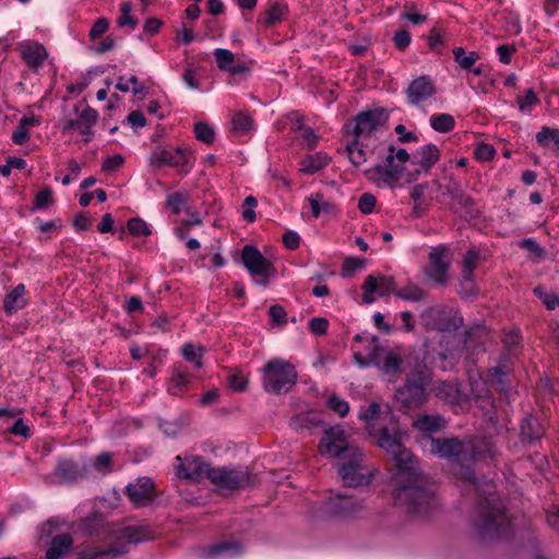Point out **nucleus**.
I'll return each mask as SVG.
<instances>
[{"mask_svg": "<svg viewBox=\"0 0 559 559\" xmlns=\"http://www.w3.org/2000/svg\"><path fill=\"white\" fill-rule=\"evenodd\" d=\"M241 259L249 273L261 278L260 284L263 286H266L269 284V278L276 274V269L273 263L254 246H245L242 248Z\"/></svg>", "mask_w": 559, "mask_h": 559, "instance_id": "nucleus-10", "label": "nucleus"}, {"mask_svg": "<svg viewBox=\"0 0 559 559\" xmlns=\"http://www.w3.org/2000/svg\"><path fill=\"white\" fill-rule=\"evenodd\" d=\"M467 464L473 467L474 462L493 457L496 445L488 437H466Z\"/></svg>", "mask_w": 559, "mask_h": 559, "instance_id": "nucleus-21", "label": "nucleus"}, {"mask_svg": "<svg viewBox=\"0 0 559 559\" xmlns=\"http://www.w3.org/2000/svg\"><path fill=\"white\" fill-rule=\"evenodd\" d=\"M322 454L333 457H347L352 454V450H359L347 443L345 431L341 426H334L325 429L324 437L320 441Z\"/></svg>", "mask_w": 559, "mask_h": 559, "instance_id": "nucleus-14", "label": "nucleus"}, {"mask_svg": "<svg viewBox=\"0 0 559 559\" xmlns=\"http://www.w3.org/2000/svg\"><path fill=\"white\" fill-rule=\"evenodd\" d=\"M452 200L467 214H472L475 210V202L473 198L467 195L463 189Z\"/></svg>", "mask_w": 559, "mask_h": 559, "instance_id": "nucleus-54", "label": "nucleus"}, {"mask_svg": "<svg viewBox=\"0 0 559 559\" xmlns=\"http://www.w3.org/2000/svg\"><path fill=\"white\" fill-rule=\"evenodd\" d=\"M402 364V354L397 348L386 352L382 361L377 362L382 373L386 374L392 382H395L403 372Z\"/></svg>", "mask_w": 559, "mask_h": 559, "instance_id": "nucleus-27", "label": "nucleus"}, {"mask_svg": "<svg viewBox=\"0 0 559 559\" xmlns=\"http://www.w3.org/2000/svg\"><path fill=\"white\" fill-rule=\"evenodd\" d=\"M17 50L23 61L33 71H36L48 57V52L44 45L39 43L24 41L19 44Z\"/></svg>", "mask_w": 559, "mask_h": 559, "instance_id": "nucleus-23", "label": "nucleus"}, {"mask_svg": "<svg viewBox=\"0 0 559 559\" xmlns=\"http://www.w3.org/2000/svg\"><path fill=\"white\" fill-rule=\"evenodd\" d=\"M207 478L221 490H240L255 485V476L249 472L227 467H212Z\"/></svg>", "mask_w": 559, "mask_h": 559, "instance_id": "nucleus-8", "label": "nucleus"}, {"mask_svg": "<svg viewBox=\"0 0 559 559\" xmlns=\"http://www.w3.org/2000/svg\"><path fill=\"white\" fill-rule=\"evenodd\" d=\"M329 321L323 317L312 318L309 321V330L316 335H324L328 332Z\"/></svg>", "mask_w": 559, "mask_h": 559, "instance_id": "nucleus-61", "label": "nucleus"}, {"mask_svg": "<svg viewBox=\"0 0 559 559\" xmlns=\"http://www.w3.org/2000/svg\"><path fill=\"white\" fill-rule=\"evenodd\" d=\"M129 233L134 237H146L152 234L147 224L140 217H133L127 224Z\"/></svg>", "mask_w": 559, "mask_h": 559, "instance_id": "nucleus-48", "label": "nucleus"}, {"mask_svg": "<svg viewBox=\"0 0 559 559\" xmlns=\"http://www.w3.org/2000/svg\"><path fill=\"white\" fill-rule=\"evenodd\" d=\"M395 296L406 301H421L426 298L425 290L414 283H408L405 286L397 288Z\"/></svg>", "mask_w": 559, "mask_h": 559, "instance_id": "nucleus-37", "label": "nucleus"}, {"mask_svg": "<svg viewBox=\"0 0 559 559\" xmlns=\"http://www.w3.org/2000/svg\"><path fill=\"white\" fill-rule=\"evenodd\" d=\"M426 328L440 332H452L463 324V319L445 306L437 305L428 308L423 313Z\"/></svg>", "mask_w": 559, "mask_h": 559, "instance_id": "nucleus-9", "label": "nucleus"}, {"mask_svg": "<svg viewBox=\"0 0 559 559\" xmlns=\"http://www.w3.org/2000/svg\"><path fill=\"white\" fill-rule=\"evenodd\" d=\"M154 538V533L147 525H128L112 531L111 543L107 549H86L80 552L82 559H114L128 552L129 545L147 542Z\"/></svg>", "mask_w": 559, "mask_h": 559, "instance_id": "nucleus-3", "label": "nucleus"}, {"mask_svg": "<svg viewBox=\"0 0 559 559\" xmlns=\"http://www.w3.org/2000/svg\"><path fill=\"white\" fill-rule=\"evenodd\" d=\"M187 198L182 192H174L167 195L165 206L171 211L173 214L178 215L186 207Z\"/></svg>", "mask_w": 559, "mask_h": 559, "instance_id": "nucleus-46", "label": "nucleus"}, {"mask_svg": "<svg viewBox=\"0 0 559 559\" xmlns=\"http://www.w3.org/2000/svg\"><path fill=\"white\" fill-rule=\"evenodd\" d=\"M435 93L436 87L427 75L419 76L412 81L408 88L406 90L408 102L412 105H418L425 102L435 95Z\"/></svg>", "mask_w": 559, "mask_h": 559, "instance_id": "nucleus-24", "label": "nucleus"}, {"mask_svg": "<svg viewBox=\"0 0 559 559\" xmlns=\"http://www.w3.org/2000/svg\"><path fill=\"white\" fill-rule=\"evenodd\" d=\"M25 285L19 284L5 295L3 310L8 316L14 314L26 306L27 299L25 298Z\"/></svg>", "mask_w": 559, "mask_h": 559, "instance_id": "nucleus-28", "label": "nucleus"}, {"mask_svg": "<svg viewBox=\"0 0 559 559\" xmlns=\"http://www.w3.org/2000/svg\"><path fill=\"white\" fill-rule=\"evenodd\" d=\"M447 180L448 182L444 186H442L438 180H433V185H436L439 190H442L443 194L453 199L462 190L461 182L452 175L449 176Z\"/></svg>", "mask_w": 559, "mask_h": 559, "instance_id": "nucleus-50", "label": "nucleus"}, {"mask_svg": "<svg viewBox=\"0 0 559 559\" xmlns=\"http://www.w3.org/2000/svg\"><path fill=\"white\" fill-rule=\"evenodd\" d=\"M189 158L190 153L187 150H182L177 146L175 148H164L154 152L152 156V164L157 167L169 165L179 168L181 171L188 173L190 169Z\"/></svg>", "mask_w": 559, "mask_h": 559, "instance_id": "nucleus-20", "label": "nucleus"}, {"mask_svg": "<svg viewBox=\"0 0 559 559\" xmlns=\"http://www.w3.org/2000/svg\"><path fill=\"white\" fill-rule=\"evenodd\" d=\"M311 207L312 216L318 218L321 214H332L335 211V205L325 201L322 193H313L308 198Z\"/></svg>", "mask_w": 559, "mask_h": 559, "instance_id": "nucleus-34", "label": "nucleus"}, {"mask_svg": "<svg viewBox=\"0 0 559 559\" xmlns=\"http://www.w3.org/2000/svg\"><path fill=\"white\" fill-rule=\"evenodd\" d=\"M431 128L440 133H448L455 127L454 117L450 114H435L430 117Z\"/></svg>", "mask_w": 559, "mask_h": 559, "instance_id": "nucleus-39", "label": "nucleus"}, {"mask_svg": "<svg viewBox=\"0 0 559 559\" xmlns=\"http://www.w3.org/2000/svg\"><path fill=\"white\" fill-rule=\"evenodd\" d=\"M233 129L235 132L246 134L253 129V120L250 116L239 111L233 116Z\"/></svg>", "mask_w": 559, "mask_h": 559, "instance_id": "nucleus-41", "label": "nucleus"}, {"mask_svg": "<svg viewBox=\"0 0 559 559\" xmlns=\"http://www.w3.org/2000/svg\"><path fill=\"white\" fill-rule=\"evenodd\" d=\"M437 396L449 404H461L467 399L461 394L456 384L443 382L437 391Z\"/></svg>", "mask_w": 559, "mask_h": 559, "instance_id": "nucleus-33", "label": "nucleus"}, {"mask_svg": "<svg viewBox=\"0 0 559 559\" xmlns=\"http://www.w3.org/2000/svg\"><path fill=\"white\" fill-rule=\"evenodd\" d=\"M202 354H203V348L201 346H195V345L189 343L182 347V355H183L185 359L188 362L193 364V366L198 369L203 366Z\"/></svg>", "mask_w": 559, "mask_h": 559, "instance_id": "nucleus-43", "label": "nucleus"}, {"mask_svg": "<svg viewBox=\"0 0 559 559\" xmlns=\"http://www.w3.org/2000/svg\"><path fill=\"white\" fill-rule=\"evenodd\" d=\"M262 371V385L272 394L287 393L297 382L295 366L285 359L275 358L267 361Z\"/></svg>", "mask_w": 559, "mask_h": 559, "instance_id": "nucleus-6", "label": "nucleus"}, {"mask_svg": "<svg viewBox=\"0 0 559 559\" xmlns=\"http://www.w3.org/2000/svg\"><path fill=\"white\" fill-rule=\"evenodd\" d=\"M448 248L440 246L429 252V265L425 270L426 275L436 284L445 285L448 282V272L451 265L447 258Z\"/></svg>", "mask_w": 559, "mask_h": 559, "instance_id": "nucleus-16", "label": "nucleus"}, {"mask_svg": "<svg viewBox=\"0 0 559 559\" xmlns=\"http://www.w3.org/2000/svg\"><path fill=\"white\" fill-rule=\"evenodd\" d=\"M445 420L440 415H420L418 416L414 423L413 426L427 433L437 432L441 430L445 426Z\"/></svg>", "mask_w": 559, "mask_h": 559, "instance_id": "nucleus-31", "label": "nucleus"}, {"mask_svg": "<svg viewBox=\"0 0 559 559\" xmlns=\"http://www.w3.org/2000/svg\"><path fill=\"white\" fill-rule=\"evenodd\" d=\"M406 479L395 490L396 503L407 513L426 519L439 509L436 485L428 479L417 465L414 469L404 471Z\"/></svg>", "mask_w": 559, "mask_h": 559, "instance_id": "nucleus-2", "label": "nucleus"}, {"mask_svg": "<svg viewBox=\"0 0 559 559\" xmlns=\"http://www.w3.org/2000/svg\"><path fill=\"white\" fill-rule=\"evenodd\" d=\"M194 135L199 141L205 144H212L215 139L213 128L206 122H198L194 124Z\"/></svg>", "mask_w": 559, "mask_h": 559, "instance_id": "nucleus-47", "label": "nucleus"}, {"mask_svg": "<svg viewBox=\"0 0 559 559\" xmlns=\"http://www.w3.org/2000/svg\"><path fill=\"white\" fill-rule=\"evenodd\" d=\"M213 55L218 69L229 72L235 63L234 53L228 49L217 48L214 50Z\"/></svg>", "mask_w": 559, "mask_h": 559, "instance_id": "nucleus-45", "label": "nucleus"}, {"mask_svg": "<svg viewBox=\"0 0 559 559\" xmlns=\"http://www.w3.org/2000/svg\"><path fill=\"white\" fill-rule=\"evenodd\" d=\"M536 141L542 147H554L559 151V129L544 126L540 131L536 134Z\"/></svg>", "mask_w": 559, "mask_h": 559, "instance_id": "nucleus-38", "label": "nucleus"}, {"mask_svg": "<svg viewBox=\"0 0 559 559\" xmlns=\"http://www.w3.org/2000/svg\"><path fill=\"white\" fill-rule=\"evenodd\" d=\"M74 111L78 115L75 119H66L62 124V131L69 132L74 129H79L80 133L85 136L84 142L88 143L91 135L93 134L92 128L95 126L98 119V114L95 109L84 106L81 110V106L76 105Z\"/></svg>", "mask_w": 559, "mask_h": 559, "instance_id": "nucleus-15", "label": "nucleus"}, {"mask_svg": "<svg viewBox=\"0 0 559 559\" xmlns=\"http://www.w3.org/2000/svg\"><path fill=\"white\" fill-rule=\"evenodd\" d=\"M393 41L399 50H405L412 41L411 33L406 29H400L395 32Z\"/></svg>", "mask_w": 559, "mask_h": 559, "instance_id": "nucleus-62", "label": "nucleus"}, {"mask_svg": "<svg viewBox=\"0 0 559 559\" xmlns=\"http://www.w3.org/2000/svg\"><path fill=\"white\" fill-rule=\"evenodd\" d=\"M73 545V538L68 533H61L55 536L46 551L47 559H60Z\"/></svg>", "mask_w": 559, "mask_h": 559, "instance_id": "nucleus-29", "label": "nucleus"}, {"mask_svg": "<svg viewBox=\"0 0 559 559\" xmlns=\"http://www.w3.org/2000/svg\"><path fill=\"white\" fill-rule=\"evenodd\" d=\"M516 102L521 111L539 104V99L532 87L527 88L523 96H518Z\"/></svg>", "mask_w": 559, "mask_h": 559, "instance_id": "nucleus-53", "label": "nucleus"}, {"mask_svg": "<svg viewBox=\"0 0 559 559\" xmlns=\"http://www.w3.org/2000/svg\"><path fill=\"white\" fill-rule=\"evenodd\" d=\"M345 152L355 167L362 165L367 160L364 145L358 139L353 138L352 141H348L346 143Z\"/></svg>", "mask_w": 559, "mask_h": 559, "instance_id": "nucleus-36", "label": "nucleus"}, {"mask_svg": "<svg viewBox=\"0 0 559 559\" xmlns=\"http://www.w3.org/2000/svg\"><path fill=\"white\" fill-rule=\"evenodd\" d=\"M362 509V499L341 492L330 496L324 503L325 513L336 519L353 518Z\"/></svg>", "mask_w": 559, "mask_h": 559, "instance_id": "nucleus-13", "label": "nucleus"}, {"mask_svg": "<svg viewBox=\"0 0 559 559\" xmlns=\"http://www.w3.org/2000/svg\"><path fill=\"white\" fill-rule=\"evenodd\" d=\"M124 493L138 507L150 504L157 496L154 481L150 477H141L130 483Z\"/></svg>", "mask_w": 559, "mask_h": 559, "instance_id": "nucleus-19", "label": "nucleus"}, {"mask_svg": "<svg viewBox=\"0 0 559 559\" xmlns=\"http://www.w3.org/2000/svg\"><path fill=\"white\" fill-rule=\"evenodd\" d=\"M362 289V302L372 304L377 293L380 297L389 296L390 294L395 295L396 286L395 281L391 276L381 275L376 277L374 275H368L361 286Z\"/></svg>", "mask_w": 559, "mask_h": 559, "instance_id": "nucleus-17", "label": "nucleus"}, {"mask_svg": "<svg viewBox=\"0 0 559 559\" xmlns=\"http://www.w3.org/2000/svg\"><path fill=\"white\" fill-rule=\"evenodd\" d=\"M440 159V151L436 144L429 143L417 148L413 154L412 164L421 167L425 174H428L430 169Z\"/></svg>", "mask_w": 559, "mask_h": 559, "instance_id": "nucleus-26", "label": "nucleus"}, {"mask_svg": "<svg viewBox=\"0 0 559 559\" xmlns=\"http://www.w3.org/2000/svg\"><path fill=\"white\" fill-rule=\"evenodd\" d=\"M109 22L106 17H98L92 28L90 29L88 36L91 39H97L102 37L108 29Z\"/></svg>", "mask_w": 559, "mask_h": 559, "instance_id": "nucleus-59", "label": "nucleus"}, {"mask_svg": "<svg viewBox=\"0 0 559 559\" xmlns=\"http://www.w3.org/2000/svg\"><path fill=\"white\" fill-rule=\"evenodd\" d=\"M228 383H229V386L234 391L242 392L247 388L248 380H247V378L243 374L238 372V373H231V374L228 376Z\"/></svg>", "mask_w": 559, "mask_h": 559, "instance_id": "nucleus-64", "label": "nucleus"}, {"mask_svg": "<svg viewBox=\"0 0 559 559\" xmlns=\"http://www.w3.org/2000/svg\"><path fill=\"white\" fill-rule=\"evenodd\" d=\"M372 435L378 437L377 444L392 456L400 472L414 469V455L402 444L395 420L391 418L388 425H380Z\"/></svg>", "mask_w": 559, "mask_h": 559, "instance_id": "nucleus-5", "label": "nucleus"}, {"mask_svg": "<svg viewBox=\"0 0 559 559\" xmlns=\"http://www.w3.org/2000/svg\"><path fill=\"white\" fill-rule=\"evenodd\" d=\"M365 261L357 258H346L342 265V275L350 276L356 270L362 269Z\"/></svg>", "mask_w": 559, "mask_h": 559, "instance_id": "nucleus-58", "label": "nucleus"}, {"mask_svg": "<svg viewBox=\"0 0 559 559\" xmlns=\"http://www.w3.org/2000/svg\"><path fill=\"white\" fill-rule=\"evenodd\" d=\"M377 199L372 193L366 192L358 200V210L364 214L373 212Z\"/></svg>", "mask_w": 559, "mask_h": 559, "instance_id": "nucleus-56", "label": "nucleus"}, {"mask_svg": "<svg viewBox=\"0 0 559 559\" xmlns=\"http://www.w3.org/2000/svg\"><path fill=\"white\" fill-rule=\"evenodd\" d=\"M337 474L346 487L368 486L373 478V469L366 463L361 450H352V454L343 457Z\"/></svg>", "mask_w": 559, "mask_h": 559, "instance_id": "nucleus-7", "label": "nucleus"}, {"mask_svg": "<svg viewBox=\"0 0 559 559\" xmlns=\"http://www.w3.org/2000/svg\"><path fill=\"white\" fill-rule=\"evenodd\" d=\"M453 55L455 62H457L460 67L465 70H471L474 63L479 58L478 53L475 51H472L468 55H466L464 48L462 47L454 48Z\"/></svg>", "mask_w": 559, "mask_h": 559, "instance_id": "nucleus-42", "label": "nucleus"}, {"mask_svg": "<svg viewBox=\"0 0 559 559\" xmlns=\"http://www.w3.org/2000/svg\"><path fill=\"white\" fill-rule=\"evenodd\" d=\"M534 294L542 299L543 304L548 310H554L559 306L558 296L555 294L544 293L540 286L534 288Z\"/></svg>", "mask_w": 559, "mask_h": 559, "instance_id": "nucleus-55", "label": "nucleus"}, {"mask_svg": "<svg viewBox=\"0 0 559 559\" xmlns=\"http://www.w3.org/2000/svg\"><path fill=\"white\" fill-rule=\"evenodd\" d=\"M242 546L236 540H223L211 545L201 554L202 559L231 558L241 555Z\"/></svg>", "mask_w": 559, "mask_h": 559, "instance_id": "nucleus-25", "label": "nucleus"}, {"mask_svg": "<svg viewBox=\"0 0 559 559\" xmlns=\"http://www.w3.org/2000/svg\"><path fill=\"white\" fill-rule=\"evenodd\" d=\"M543 433H544L543 427L540 426V424L536 417L528 415L522 419V423H521L522 441L533 443L534 441L540 439Z\"/></svg>", "mask_w": 559, "mask_h": 559, "instance_id": "nucleus-30", "label": "nucleus"}, {"mask_svg": "<svg viewBox=\"0 0 559 559\" xmlns=\"http://www.w3.org/2000/svg\"><path fill=\"white\" fill-rule=\"evenodd\" d=\"M329 163V156L322 152L307 155L300 160V171L312 175L323 169Z\"/></svg>", "mask_w": 559, "mask_h": 559, "instance_id": "nucleus-32", "label": "nucleus"}, {"mask_svg": "<svg viewBox=\"0 0 559 559\" xmlns=\"http://www.w3.org/2000/svg\"><path fill=\"white\" fill-rule=\"evenodd\" d=\"M287 11L285 5L278 2H272L267 9L262 13V22L266 27H274L282 22L285 12Z\"/></svg>", "mask_w": 559, "mask_h": 559, "instance_id": "nucleus-35", "label": "nucleus"}, {"mask_svg": "<svg viewBox=\"0 0 559 559\" xmlns=\"http://www.w3.org/2000/svg\"><path fill=\"white\" fill-rule=\"evenodd\" d=\"M381 406L379 403H371L360 415V418L367 421L370 433H374L376 429L381 425L377 420L380 417Z\"/></svg>", "mask_w": 559, "mask_h": 559, "instance_id": "nucleus-40", "label": "nucleus"}, {"mask_svg": "<svg viewBox=\"0 0 559 559\" xmlns=\"http://www.w3.org/2000/svg\"><path fill=\"white\" fill-rule=\"evenodd\" d=\"M326 405L334 413L338 414L341 417H345L349 412V405L346 401L340 399L337 395L333 394L329 396L326 401Z\"/></svg>", "mask_w": 559, "mask_h": 559, "instance_id": "nucleus-52", "label": "nucleus"}, {"mask_svg": "<svg viewBox=\"0 0 559 559\" xmlns=\"http://www.w3.org/2000/svg\"><path fill=\"white\" fill-rule=\"evenodd\" d=\"M132 4L131 2H122L120 5V16L117 19V25L119 27H129L134 29L138 25V20L131 15Z\"/></svg>", "mask_w": 559, "mask_h": 559, "instance_id": "nucleus-44", "label": "nucleus"}, {"mask_svg": "<svg viewBox=\"0 0 559 559\" xmlns=\"http://www.w3.org/2000/svg\"><path fill=\"white\" fill-rule=\"evenodd\" d=\"M8 431L11 435L23 437L25 439L31 437V429L22 418L16 419L13 425L8 428Z\"/></svg>", "mask_w": 559, "mask_h": 559, "instance_id": "nucleus-63", "label": "nucleus"}, {"mask_svg": "<svg viewBox=\"0 0 559 559\" xmlns=\"http://www.w3.org/2000/svg\"><path fill=\"white\" fill-rule=\"evenodd\" d=\"M178 465L176 466L177 476L190 481H199L201 477H209V471L212 469L201 456L192 455L186 456L183 460L180 456L176 457Z\"/></svg>", "mask_w": 559, "mask_h": 559, "instance_id": "nucleus-18", "label": "nucleus"}, {"mask_svg": "<svg viewBox=\"0 0 559 559\" xmlns=\"http://www.w3.org/2000/svg\"><path fill=\"white\" fill-rule=\"evenodd\" d=\"M269 316L271 318L272 323L276 325H285L287 322V313L281 305H273L269 309Z\"/></svg>", "mask_w": 559, "mask_h": 559, "instance_id": "nucleus-57", "label": "nucleus"}, {"mask_svg": "<svg viewBox=\"0 0 559 559\" xmlns=\"http://www.w3.org/2000/svg\"><path fill=\"white\" fill-rule=\"evenodd\" d=\"M55 473L62 483L72 484L86 478L87 465L85 462L63 459L58 462Z\"/></svg>", "mask_w": 559, "mask_h": 559, "instance_id": "nucleus-22", "label": "nucleus"}, {"mask_svg": "<svg viewBox=\"0 0 559 559\" xmlns=\"http://www.w3.org/2000/svg\"><path fill=\"white\" fill-rule=\"evenodd\" d=\"M93 467L102 474L110 473L112 471L111 455L108 452H103V453L98 454L93 460Z\"/></svg>", "mask_w": 559, "mask_h": 559, "instance_id": "nucleus-51", "label": "nucleus"}, {"mask_svg": "<svg viewBox=\"0 0 559 559\" xmlns=\"http://www.w3.org/2000/svg\"><path fill=\"white\" fill-rule=\"evenodd\" d=\"M405 167L397 164L395 156L386 154L383 163H379L371 168L366 169L365 176L369 181L378 186L384 185L394 187L400 180Z\"/></svg>", "mask_w": 559, "mask_h": 559, "instance_id": "nucleus-12", "label": "nucleus"}, {"mask_svg": "<svg viewBox=\"0 0 559 559\" xmlns=\"http://www.w3.org/2000/svg\"><path fill=\"white\" fill-rule=\"evenodd\" d=\"M520 247L537 258L545 255V249L533 238H525L520 242Z\"/></svg>", "mask_w": 559, "mask_h": 559, "instance_id": "nucleus-60", "label": "nucleus"}, {"mask_svg": "<svg viewBox=\"0 0 559 559\" xmlns=\"http://www.w3.org/2000/svg\"><path fill=\"white\" fill-rule=\"evenodd\" d=\"M388 116L384 109L376 108L365 110L358 114L353 121L347 124L348 132H350L354 139H362L370 136L381 126L385 123Z\"/></svg>", "mask_w": 559, "mask_h": 559, "instance_id": "nucleus-11", "label": "nucleus"}, {"mask_svg": "<svg viewBox=\"0 0 559 559\" xmlns=\"http://www.w3.org/2000/svg\"><path fill=\"white\" fill-rule=\"evenodd\" d=\"M429 382L430 376L425 368H419L407 374L405 383L399 386L394 394L399 409L408 413L423 406L428 400Z\"/></svg>", "mask_w": 559, "mask_h": 559, "instance_id": "nucleus-4", "label": "nucleus"}, {"mask_svg": "<svg viewBox=\"0 0 559 559\" xmlns=\"http://www.w3.org/2000/svg\"><path fill=\"white\" fill-rule=\"evenodd\" d=\"M431 454L445 459L451 463L452 475L477 492L479 497L474 527L481 539H499L511 533V520L506 507L495 492L492 483H485L480 492L474 467L467 464L466 437L433 438L428 437Z\"/></svg>", "mask_w": 559, "mask_h": 559, "instance_id": "nucleus-1", "label": "nucleus"}, {"mask_svg": "<svg viewBox=\"0 0 559 559\" xmlns=\"http://www.w3.org/2000/svg\"><path fill=\"white\" fill-rule=\"evenodd\" d=\"M53 203L52 190L49 187H46L37 192L34 199V205L32 207L33 211L47 209Z\"/></svg>", "mask_w": 559, "mask_h": 559, "instance_id": "nucleus-49", "label": "nucleus"}]
</instances>
